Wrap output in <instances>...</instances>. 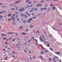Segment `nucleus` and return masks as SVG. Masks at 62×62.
Listing matches in <instances>:
<instances>
[{
  "instance_id": "1",
  "label": "nucleus",
  "mask_w": 62,
  "mask_h": 62,
  "mask_svg": "<svg viewBox=\"0 0 62 62\" xmlns=\"http://www.w3.org/2000/svg\"><path fill=\"white\" fill-rule=\"evenodd\" d=\"M36 17H33V18H30L27 21V22L28 23H30L31 22V21L33 20V19H36Z\"/></svg>"
},
{
  "instance_id": "2",
  "label": "nucleus",
  "mask_w": 62,
  "mask_h": 62,
  "mask_svg": "<svg viewBox=\"0 0 62 62\" xmlns=\"http://www.w3.org/2000/svg\"><path fill=\"white\" fill-rule=\"evenodd\" d=\"M11 18L12 19H11L12 21H16V19H15L14 17L12 16Z\"/></svg>"
},
{
  "instance_id": "3",
  "label": "nucleus",
  "mask_w": 62,
  "mask_h": 62,
  "mask_svg": "<svg viewBox=\"0 0 62 62\" xmlns=\"http://www.w3.org/2000/svg\"><path fill=\"white\" fill-rule=\"evenodd\" d=\"M19 10L20 12H22V11H24V9L23 8H22V9H20Z\"/></svg>"
},
{
  "instance_id": "4",
  "label": "nucleus",
  "mask_w": 62,
  "mask_h": 62,
  "mask_svg": "<svg viewBox=\"0 0 62 62\" xmlns=\"http://www.w3.org/2000/svg\"><path fill=\"white\" fill-rule=\"evenodd\" d=\"M55 54H58V55H60V52L55 53Z\"/></svg>"
},
{
  "instance_id": "5",
  "label": "nucleus",
  "mask_w": 62,
  "mask_h": 62,
  "mask_svg": "<svg viewBox=\"0 0 62 62\" xmlns=\"http://www.w3.org/2000/svg\"><path fill=\"white\" fill-rule=\"evenodd\" d=\"M7 34H14V32H7Z\"/></svg>"
},
{
  "instance_id": "6",
  "label": "nucleus",
  "mask_w": 62,
  "mask_h": 62,
  "mask_svg": "<svg viewBox=\"0 0 62 62\" xmlns=\"http://www.w3.org/2000/svg\"><path fill=\"white\" fill-rule=\"evenodd\" d=\"M39 39L41 41H44V40H42V39L40 37H39Z\"/></svg>"
},
{
  "instance_id": "7",
  "label": "nucleus",
  "mask_w": 62,
  "mask_h": 62,
  "mask_svg": "<svg viewBox=\"0 0 62 62\" xmlns=\"http://www.w3.org/2000/svg\"><path fill=\"white\" fill-rule=\"evenodd\" d=\"M23 35H25L26 34V33H25L22 32L21 33Z\"/></svg>"
},
{
  "instance_id": "8",
  "label": "nucleus",
  "mask_w": 62,
  "mask_h": 62,
  "mask_svg": "<svg viewBox=\"0 0 62 62\" xmlns=\"http://www.w3.org/2000/svg\"><path fill=\"white\" fill-rule=\"evenodd\" d=\"M56 8L55 7H53L52 8V10H55V9Z\"/></svg>"
},
{
  "instance_id": "9",
  "label": "nucleus",
  "mask_w": 62,
  "mask_h": 62,
  "mask_svg": "<svg viewBox=\"0 0 62 62\" xmlns=\"http://www.w3.org/2000/svg\"><path fill=\"white\" fill-rule=\"evenodd\" d=\"M2 36H6V35L4 34H1L0 35Z\"/></svg>"
},
{
  "instance_id": "10",
  "label": "nucleus",
  "mask_w": 62,
  "mask_h": 62,
  "mask_svg": "<svg viewBox=\"0 0 62 62\" xmlns=\"http://www.w3.org/2000/svg\"><path fill=\"white\" fill-rule=\"evenodd\" d=\"M6 13V11H3L2 12H0V14H1V13Z\"/></svg>"
},
{
  "instance_id": "11",
  "label": "nucleus",
  "mask_w": 62,
  "mask_h": 62,
  "mask_svg": "<svg viewBox=\"0 0 62 62\" xmlns=\"http://www.w3.org/2000/svg\"><path fill=\"white\" fill-rule=\"evenodd\" d=\"M15 4H19V3H20V2L18 1H16L15 2Z\"/></svg>"
},
{
  "instance_id": "12",
  "label": "nucleus",
  "mask_w": 62,
  "mask_h": 62,
  "mask_svg": "<svg viewBox=\"0 0 62 62\" xmlns=\"http://www.w3.org/2000/svg\"><path fill=\"white\" fill-rule=\"evenodd\" d=\"M8 22H10V20H11V18H8Z\"/></svg>"
},
{
  "instance_id": "13",
  "label": "nucleus",
  "mask_w": 62,
  "mask_h": 62,
  "mask_svg": "<svg viewBox=\"0 0 62 62\" xmlns=\"http://www.w3.org/2000/svg\"><path fill=\"white\" fill-rule=\"evenodd\" d=\"M47 8H44V9L45 10H46L47 9Z\"/></svg>"
},
{
  "instance_id": "14",
  "label": "nucleus",
  "mask_w": 62,
  "mask_h": 62,
  "mask_svg": "<svg viewBox=\"0 0 62 62\" xmlns=\"http://www.w3.org/2000/svg\"><path fill=\"white\" fill-rule=\"evenodd\" d=\"M50 5H51V7H52H52H54V5L53 4H50Z\"/></svg>"
},
{
  "instance_id": "15",
  "label": "nucleus",
  "mask_w": 62,
  "mask_h": 62,
  "mask_svg": "<svg viewBox=\"0 0 62 62\" xmlns=\"http://www.w3.org/2000/svg\"><path fill=\"white\" fill-rule=\"evenodd\" d=\"M44 53V51H43V52H42L40 53L41 54H43V53Z\"/></svg>"
},
{
  "instance_id": "16",
  "label": "nucleus",
  "mask_w": 62,
  "mask_h": 62,
  "mask_svg": "<svg viewBox=\"0 0 62 62\" xmlns=\"http://www.w3.org/2000/svg\"><path fill=\"white\" fill-rule=\"evenodd\" d=\"M13 24L14 25H16V23L15 22H14L13 23Z\"/></svg>"
},
{
  "instance_id": "17",
  "label": "nucleus",
  "mask_w": 62,
  "mask_h": 62,
  "mask_svg": "<svg viewBox=\"0 0 62 62\" xmlns=\"http://www.w3.org/2000/svg\"><path fill=\"white\" fill-rule=\"evenodd\" d=\"M22 28H23V26H21L20 27L19 29H22Z\"/></svg>"
},
{
  "instance_id": "18",
  "label": "nucleus",
  "mask_w": 62,
  "mask_h": 62,
  "mask_svg": "<svg viewBox=\"0 0 62 62\" xmlns=\"http://www.w3.org/2000/svg\"><path fill=\"white\" fill-rule=\"evenodd\" d=\"M12 37H11V38H9V40H11V39H12Z\"/></svg>"
},
{
  "instance_id": "19",
  "label": "nucleus",
  "mask_w": 62,
  "mask_h": 62,
  "mask_svg": "<svg viewBox=\"0 0 62 62\" xmlns=\"http://www.w3.org/2000/svg\"><path fill=\"white\" fill-rule=\"evenodd\" d=\"M2 50L3 51H4V52H6V50L4 48H3L2 49Z\"/></svg>"
},
{
  "instance_id": "20",
  "label": "nucleus",
  "mask_w": 62,
  "mask_h": 62,
  "mask_svg": "<svg viewBox=\"0 0 62 62\" xmlns=\"http://www.w3.org/2000/svg\"><path fill=\"white\" fill-rule=\"evenodd\" d=\"M39 4H38L37 5V7H39Z\"/></svg>"
},
{
  "instance_id": "21",
  "label": "nucleus",
  "mask_w": 62,
  "mask_h": 62,
  "mask_svg": "<svg viewBox=\"0 0 62 62\" xmlns=\"http://www.w3.org/2000/svg\"><path fill=\"white\" fill-rule=\"evenodd\" d=\"M45 1L44 0H43L42 1H41V3H43V2H44Z\"/></svg>"
},
{
  "instance_id": "22",
  "label": "nucleus",
  "mask_w": 62,
  "mask_h": 62,
  "mask_svg": "<svg viewBox=\"0 0 62 62\" xmlns=\"http://www.w3.org/2000/svg\"><path fill=\"white\" fill-rule=\"evenodd\" d=\"M54 58H57H57H58V57L56 56H54Z\"/></svg>"
},
{
  "instance_id": "23",
  "label": "nucleus",
  "mask_w": 62,
  "mask_h": 62,
  "mask_svg": "<svg viewBox=\"0 0 62 62\" xmlns=\"http://www.w3.org/2000/svg\"><path fill=\"white\" fill-rule=\"evenodd\" d=\"M49 49L50 50H51V51H53V49L51 48H49Z\"/></svg>"
},
{
  "instance_id": "24",
  "label": "nucleus",
  "mask_w": 62,
  "mask_h": 62,
  "mask_svg": "<svg viewBox=\"0 0 62 62\" xmlns=\"http://www.w3.org/2000/svg\"><path fill=\"white\" fill-rule=\"evenodd\" d=\"M26 22V20H25L23 21V23H25Z\"/></svg>"
},
{
  "instance_id": "25",
  "label": "nucleus",
  "mask_w": 62,
  "mask_h": 62,
  "mask_svg": "<svg viewBox=\"0 0 62 62\" xmlns=\"http://www.w3.org/2000/svg\"><path fill=\"white\" fill-rule=\"evenodd\" d=\"M16 20H17V21H20L19 19L18 18H17Z\"/></svg>"
},
{
  "instance_id": "26",
  "label": "nucleus",
  "mask_w": 62,
  "mask_h": 62,
  "mask_svg": "<svg viewBox=\"0 0 62 62\" xmlns=\"http://www.w3.org/2000/svg\"><path fill=\"white\" fill-rule=\"evenodd\" d=\"M40 7H41L42 5V4H39Z\"/></svg>"
},
{
  "instance_id": "27",
  "label": "nucleus",
  "mask_w": 62,
  "mask_h": 62,
  "mask_svg": "<svg viewBox=\"0 0 62 62\" xmlns=\"http://www.w3.org/2000/svg\"><path fill=\"white\" fill-rule=\"evenodd\" d=\"M47 45L48 46H47L48 47H49V46H50V45H49V44H48Z\"/></svg>"
},
{
  "instance_id": "28",
  "label": "nucleus",
  "mask_w": 62,
  "mask_h": 62,
  "mask_svg": "<svg viewBox=\"0 0 62 62\" xmlns=\"http://www.w3.org/2000/svg\"><path fill=\"white\" fill-rule=\"evenodd\" d=\"M34 9H35V8H33L31 9V10H34Z\"/></svg>"
},
{
  "instance_id": "29",
  "label": "nucleus",
  "mask_w": 62,
  "mask_h": 62,
  "mask_svg": "<svg viewBox=\"0 0 62 62\" xmlns=\"http://www.w3.org/2000/svg\"><path fill=\"white\" fill-rule=\"evenodd\" d=\"M2 18H3V16H1L0 17V19H2Z\"/></svg>"
},
{
  "instance_id": "30",
  "label": "nucleus",
  "mask_w": 62,
  "mask_h": 62,
  "mask_svg": "<svg viewBox=\"0 0 62 62\" xmlns=\"http://www.w3.org/2000/svg\"><path fill=\"white\" fill-rule=\"evenodd\" d=\"M35 40L36 42H38V40L36 39H35Z\"/></svg>"
},
{
  "instance_id": "31",
  "label": "nucleus",
  "mask_w": 62,
  "mask_h": 62,
  "mask_svg": "<svg viewBox=\"0 0 62 62\" xmlns=\"http://www.w3.org/2000/svg\"><path fill=\"white\" fill-rule=\"evenodd\" d=\"M44 9V8H42L40 9V10H43Z\"/></svg>"
},
{
  "instance_id": "32",
  "label": "nucleus",
  "mask_w": 62,
  "mask_h": 62,
  "mask_svg": "<svg viewBox=\"0 0 62 62\" xmlns=\"http://www.w3.org/2000/svg\"><path fill=\"white\" fill-rule=\"evenodd\" d=\"M38 10V8H36L35 9V11H37Z\"/></svg>"
},
{
  "instance_id": "33",
  "label": "nucleus",
  "mask_w": 62,
  "mask_h": 62,
  "mask_svg": "<svg viewBox=\"0 0 62 62\" xmlns=\"http://www.w3.org/2000/svg\"><path fill=\"white\" fill-rule=\"evenodd\" d=\"M30 28H32V27H33V26L32 25H31L30 26Z\"/></svg>"
},
{
  "instance_id": "34",
  "label": "nucleus",
  "mask_w": 62,
  "mask_h": 62,
  "mask_svg": "<svg viewBox=\"0 0 62 62\" xmlns=\"http://www.w3.org/2000/svg\"><path fill=\"white\" fill-rule=\"evenodd\" d=\"M42 56H41L40 57V58L41 59V60H43V59L42 58Z\"/></svg>"
},
{
  "instance_id": "35",
  "label": "nucleus",
  "mask_w": 62,
  "mask_h": 62,
  "mask_svg": "<svg viewBox=\"0 0 62 62\" xmlns=\"http://www.w3.org/2000/svg\"><path fill=\"white\" fill-rule=\"evenodd\" d=\"M15 13L16 14H18V12H15Z\"/></svg>"
},
{
  "instance_id": "36",
  "label": "nucleus",
  "mask_w": 62,
  "mask_h": 62,
  "mask_svg": "<svg viewBox=\"0 0 62 62\" xmlns=\"http://www.w3.org/2000/svg\"><path fill=\"white\" fill-rule=\"evenodd\" d=\"M15 39H13L12 41H15Z\"/></svg>"
},
{
  "instance_id": "37",
  "label": "nucleus",
  "mask_w": 62,
  "mask_h": 62,
  "mask_svg": "<svg viewBox=\"0 0 62 62\" xmlns=\"http://www.w3.org/2000/svg\"><path fill=\"white\" fill-rule=\"evenodd\" d=\"M11 14H10L8 15V16H11Z\"/></svg>"
},
{
  "instance_id": "38",
  "label": "nucleus",
  "mask_w": 62,
  "mask_h": 62,
  "mask_svg": "<svg viewBox=\"0 0 62 62\" xmlns=\"http://www.w3.org/2000/svg\"><path fill=\"white\" fill-rule=\"evenodd\" d=\"M2 7L3 8H4H4H6V6H2Z\"/></svg>"
},
{
  "instance_id": "39",
  "label": "nucleus",
  "mask_w": 62,
  "mask_h": 62,
  "mask_svg": "<svg viewBox=\"0 0 62 62\" xmlns=\"http://www.w3.org/2000/svg\"><path fill=\"white\" fill-rule=\"evenodd\" d=\"M27 7H28V8H29V7H30V6H29V5H27Z\"/></svg>"
},
{
  "instance_id": "40",
  "label": "nucleus",
  "mask_w": 62,
  "mask_h": 62,
  "mask_svg": "<svg viewBox=\"0 0 62 62\" xmlns=\"http://www.w3.org/2000/svg\"><path fill=\"white\" fill-rule=\"evenodd\" d=\"M5 40V39H7V38H3Z\"/></svg>"
},
{
  "instance_id": "41",
  "label": "nucleus",
  "mask_w": 62,
  "mask_h": 62,
  "mask_svg": "<svg viewBox=\"0 0 62 62\" xmlns=\"http://www.w3.org/2000/svg\"><path fill=\"white\" fill-rule=\"evenodd\" d=\"M15 35L16 36H18V34H17L16 33H15Z\"/></svg>"
},
{
  "instance_id": "42",
  "label": "nucleus",
  "mask_w": 62,
  "mask_h": 62,
  "mask_svg": "<svg viewBox=\"0 0 62 62\" xmlns=\"http://www.w3.org/2000/svg\"><path fill=\"white\" fill-rule=\"evenodd\" d=\"M3 5V3H0V5Z\"/></svg>"
},
{
  "instance_id": "43",
  "label": "nucleus",
  "mask_w": 62,
  "mask_h": 62,
  "mask_svg": "<svg viewBox=\"0 0 62 62\" xmlns=\"http://www.w3.org/2000/svg\"><path fill=\"white\" fill-rule=\"evenodd\" d=\"M41 14H39L38 15V16H40V15Z\"/></svg>"
},
{
  "instance_id": "44",
  "label": "nucleus",
  "mask_w": 62,
  "mask_h": 62,
  "mask_svg": "<svg viewBox=\"0 0 62 62\" xmlns=\"http://www.w3.org/2000/svg\"><path fill=\"white\" fill-rule=\"evenodd\" d=\"M25 18H28V16H25Z\"/></svg>"
},
{
  "instance_id": "45",
  "label": "nucleus",
  "mask_w": 62,
  "mask_h": 62,
  "mask_svg": "<svg viewBox=\"0 0 62 62\" xmlns=\"http://www.w3.org/2000/svg\"><path fill=\"white\" fill-rule=\"evenodd\" d=\"M33 58H34V59H35V58H36V57H35V56H34L33 57Z\"/></svg>"
},
{
  "instance_id": "46",
  "label": "nucleus",
  "mask_w": 62,
  "mask_h": 62,
  "mask_svg": "<svg viewBox=\"0 0 62 62\" xmlns=\"http://www.w3.org/2000/svg\"><path fill=\"white\" fill-rule=\"evenodd\" d=\"M32 14V15H34L35 14L34 13H33Z\"/></svg>"
},
{
  "instance_id": "47",
  "label": "nucleus",
  "mask_w": 62,
  "mask_h": 62,
  "mask_svg": "<svg viewBox=\"0 0 62 62\" xmlns=\"http://www.w3.org/2000/svg\"><path fill=\"white\" fill-rule=\"evenodd\" d=\"M32 6H33V4H31L30 5V7H32Z\"/></svg>"
},
{
  "instance_id": "48",
  "label": "nucleus",
  "mask_w": 62,
  "mask_h": 62,
  "mask_svg": "<svg viewBox=\"0 0 62 62\" xmlns=\"http://www.w3.org/2000/svg\"><path fill=\"white\" fill-rule=\"evenodd\" d=\"M20 43H18V45H20Z\"/></svg>"
},
{
  "instance_id": "49",
  "label": "nucleus",
  "mask_w": 62,
  "mask_h": 62,
  "mask_svg": "<svg viewBox=\"0 0 62 62\" xmlns=\"http://www.w3.org/2000/svg\"><path fill=\"white\" fill-rule=\"evenodd\" d=\"M45 6H46V7H47V6H48V5H45Z\"/></svg>"
},
{
  "instance_id": "50",
  "label": "nucleus",
  "mask_w": 62,
  "mask_h": 62,
  "mask_svg": "<svg viewBox=\"0 0 62 62\" xmlns=\"http://www.w3.org/2000/svg\"><path fill=\"white\" fill-rule=\"evenodd\" d=\"M38 48H40V47H39V46H38Z\"/></svg>"
},
{
  "instance_id": "51",
  "label": "nucleus",
  "mask_w": 62,
  "mask_h": 62,
  "mask_svg": "<svg viewBox=\"0 0 62 62\" xmlns=\"http://www.w3.org/2000/svg\"><path fill=\"white\" fill-rule=\"evenodd\" d=\"M53 60H55V59L54 58L52 59Z\"/></svg>"
},
{
  "instance_id": "52",
  "label": "nucleus",
  "mask_w": 62,
  "mask_h": 62,
  "mask_svg": "<svg viewBox=\"0 0 62 62\" xmlns=\"http://www.w3.org/2000/svg\"><path fill=\"white\" fill-rule=\"evenodd\" d=\"M29 3L30 4H32V2L31 1Z\"/></svg>"
},
{
  "instance_id": "53",
  "label": "nucleus",
  "mask_w": 62,
  "mask_h": 62,
  "mask_svg": "<svg viewBox=\"0 0 62 62\" xmlns=\"http://www.w3.org/2000/svg\"><path fill=\"white\" fill-rule=\"evenodd\" d=\"M5 44H7V45H8V43H7V42H5Z\"/></svg>"
},
{
  "instance_id": "54",
  "label": "nucleus",
  "mask_w": 62,
  "mask_h": 62,
  "mask_svg": "<svg viewBox=\"0 0 62 62\" xmlns=\"http://www.w3.org/2000/svg\"><path fill=\"white\" fill-rule=\"evenodd\" d=\"M35 45L36 46H37V45H38V44H37V43H36Z\"/></svg>"
},
{
  "instance_id": "55",
  "label": "nucleus",
  "mask_w": 62,
  "mask_h": 62,
  "mask_svg": "<svg viewBox=\"0 0 62 62\" xmlns=\"http://www.w3.org/2000/svg\"><path fill=\"white\" fill-rule=\"evenodd\" d=\"M29 0H27V1H26V2H29Z\"/></svg>"
},
{
  "instance_id": "56",
  "label": "nucleus",
  "mask_w": 62,
  "mask_h": 62,
  "mask_svg": "<svg viewBox=\"0 0 62 62\" xmlns=\"http://www.w3.org/2000/svg\"><path fill=\"white\" fill-rule=\"evenodd\" d=\"M50 11V10L49 9H48L47 10V11Z\"/></svg>"
},
{
  "instance_id": "57",
  "label": "nucleus",
  "mask_w": 62,
  "mask_h": 62,
  "mask_svg": "<svg viewBox=\"0 0 62 62\" xmlns=\"http://www.w3.org/2000/svg\"><path fill=\"white\" fill-rule=\"evenodd\" d=\"M50 0H46V1H50Z\"/></svg>"
},
{
  "instance_id": "58",
  "label": "nucleus",
  "mask_w": 62,
  "mask_h": 62,
  "mask_svg": "<svg viewBox=\"0 0 62 62\" xmlns=\"http://www.w3.org/2000/svg\"><path fill=\"white\" fill-rule=\"evenodd\" d=\"M33 12V11L32 10H31L30 11V12Z\"/></svg>"
},
{
  "instance_id": "59",
  "label": "nucleus",
  "mask_w": 62,
  "mask_h": 62,
  "mask_svg": "<svg viewBox=\"0 0 62 62\" xmlns=\"http://www.w3.org/2000/svg\"><path fill=\"white\" fill-rule=\"evenodd\" d=\"M46 53H48V51L47 50H45Z\"/></svg>"
},
{
  "instance_id": "60",
  "label": "nucleus",
  "mask_w": 62,
  "mask_h": 62,
  "mask_svg": "<svg viewBox=\"0 0 62 62\" xmlns=\"http://www.w3.org/2000/svg\"><path fill=\"white\" fill-rule=\"evenodd\" d=\"M23 16H25V14H24L23 15Z\"/></svg>"
},
{
  "instance_id": "61",
  "label": "nucleus",
  "mask_w": 62,
  "mask_h": 62,
  "mask_svg": "<svg viewBox=\"0 0 62 62\" xmlns=\"http://www.w3.org/2000/svg\"><path fill=\"white\" fill-rule=\"evenodd\" d=\"M13 54H15V52H13Z\"/></svg>"
},
{
  "instance_id": "62",
  "label": "nucleus",
  "mask_w": 62,
  "mask_h": 62,
  "mask_svg": "<svg viewBox=\"0 0 62 62\" xmlns=\"http://www.w3.org/2000/svg\"><path fill=\"white\" fill-rule=\"evenodd\" d=\"M28 30H26V31H27V32L28 31Z\"/></svg>"
},
{
  "instance_id": "63",
  "label": "nucleus",
  "mask_w": 62,
  "mask_h": 62,
  "mask_svg": "<svg viewBox=\"0 0 62 62\" xmlns=\"http://www.w3.org/2000/svg\"><path fill=\"white\" fill-rule=\"evenodd\" d=\"M26 13H27V14H28V13H29L28 12H26Z\"/></svg>"
},
{
  "instance_id": "64",
  "label": "nucleus",
  "mask_w": 62,
  "mask_h": 62,
  "mask_svg": "<svg viewBox=\"0 0 62 62\" xmlns=\"http://www.w3.org/2000/svg\"><path fill=\"white\" fill-rule=\"evenodd\" d=\"M12 9V10H14V8H13Z\"/></svg>"
}]
</instances>
